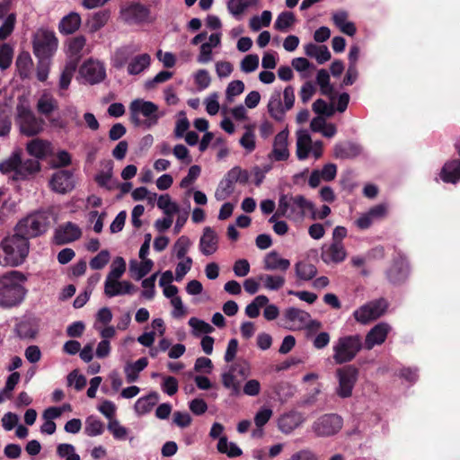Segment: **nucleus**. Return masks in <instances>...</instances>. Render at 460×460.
<instances>
[{"mask_svg":"<svg viewBox=\"0 0 460 460\" xmlns=\"http://www.w3.org/2000/svg\"><path fill=\"white\" fill-rule=\"evenodd\" d=\"M79 65V58H69L61 73L59 79V88L61 90H66L71 83L73 75L77 69Z\"/></svg>","mask_w":460,"mask_h":460,"instance_id":"7c9ffc66","label":"nucleus"},{"mask_svg":"<svg viewBox=\"0 0 460 460\" xmlns=\"http://www.w3.org/2000/svg\"><path fill=\"white\" fill-rule=\"evenodd\" d=\"M86 39L84 36L80 35L74 37L69 40L68 43V51L70 53L69 58H78L79 61L81 60V51L83 50L84 47L85 46Z\"/></svg>","mask_w":460,"mask_h":460,"instance_id":"49530a36","label":"nucleus"},{"mask_svg":"<svg viewBox=\"0 0 460 460\" xmlns=\"http://www.w3.org/2000/svg\"><path fill=\"white\" fill-rule=\"evenodd\" d=\"M460 156V139L455 144ZM440 178L447 183H456L460 180V159L447 162L441 169Z\"/></svg>","mask_w":460,"mask_h":460,"instance_id":"a211bd4d","label":"nucleus"},{"mask_svg":"<svg viewBox=\"0 0 460 460\" xmlns=\"http://www.w3.org/2000/svg\"><path fill=\"white\" fill-rule=\"evenodd\" d=\"M306 418L303 412L291 410L282 414L278 420V428L284 434H290L301 426Z\"/></svg>","mask_w":460,"mask_h":460,"instance_id":"ddd939ff","label":"nucleus"},{"mask_svg":"<svg viewBox=\"0 0 460 460\" xmlns=\"http://www.w3.org/2000/svg\"><path fill=\"white\" fill-rule=\"evenodd\" d=\"M172 75H173L172 72L165 71V70L161 71L153 79L146 81L145 84V87L147 90L154 89V88H155V86L158 84L164 83V82L168 81L169 79H171L172 77Z\"/></svg>","mask_w":460,"mask_h":460,"instance_id":"052dcab7","label":"nucleus"},{"mask_svg":"<svg viewBox=\"0 0 460 460\" xmlns=\"http://www.w3.org/2000/svg\"><path fill=\"white\" fill-rule=\"evenodd\" d=\"M189 324L193 328V332L195 335L200 334V333H211L214 332V328L208 323L197 319L195 317H191L189 320Z\"/></svg>","mask_w":460,"mask_h":460,"instance_id":"6e6d98bb","label":"nucleus"},{"mask_svg":"<svg viewBox=\"0 0 460 460\" xmlns=\"http://www.w3.org/2000/svg\"><path fill=\"white\" fill-rule=\"evenodd\" d=\"M40 170V162L31 158L22 160L20 151H14L0 163V172L4 174L13 172L12 179L15 181L30 180Z\"/></svg>","mask_w":460,"mask_h":460,"instance_id":"7ed1b4c3","label":"nucleus"},{"mask_svg":"<svg viewBox=\"0 0 460 460\" xmlns=\"http://www.w3.org/2000/svg\"><path fill=\"white\" fill-rule=\"evenodd\" d=\"M360 147L351 142L337 144L334 146V156L338 159H351L360 154Z\"/></svg>","mask_w":460,"mask_h":460,"instance_id":"cd10ccee","label":"nucleus"},{"mask_svg":"<svg viewBox=\"0 0 460 460\" xmlns=\"http://www.w3.org/2000/svg\"><path fill=\"white\" fill-rule=\"evenodd\" d=\"M129 111L131 122L135 126L144 124L150 128L158 122V106L153 102L136 99L131 102Z\"/></svg>","mask_w":460,"mask_h":460,"instance_id":"423d86ee","label":"nucleus"},{"mask_svg":"<svg viewBox=\"0 0 460 460\" xmlns=\"http://www.w3.org/2000/svg\"><path fill=\"white\" fill-rule=\"evenodd\" d=\"M80 75L91 84L101 83L105 77V69L99 62L85 61L79 68Z\"/></svg>","mask_w":460,"mask_h":460,"instance_id":"4468645a","label":"nucleus"},{"mask_svg":"<svg viewBox=\"0 0 460 460\" xmlns=\"http://www.w3.org/2000/svg\"><path fill=\"white\" fill-rule=\"evenodd\" d=\"M110 11L102 10L95 13L92 19V23L90 25L92 31H97L101 30L105 24L108 22L110 19Z\"/></svg>","mask_w":460,"mask_h":460,"instance_id":"8fccbe9b","label":"nucleus"},{"mask_svg":"<svg viewBox=\"0 0 460 460\" xmlns=\"http://www.w3.org/2000/svg\"><path fill=\"white\" fill-rule=\"evenodd\" d=\"M16 22L14 13H10L0 26V40H6L13 31Z\"/></svg>","mask_w":460,"mask_h":460,"instance_id":"864d4df0","label":"nucleus"},{"mask_svg":"<svg viewBox=\"0 0 460 460\" xmlns=\"http://www.w3.org/2000/svg\"><path fill=\"white\" fill-rule=\"evenodd\" d=\"M391 330L386 323H379L376 324L366 335L363 346L366 349L370 350L376 345L383 344Z\"/></svg>","mask_w":460,"mask_h":460,"instance_id":"dca6fc26","label":"nucleus"},{"mask_svg":"<svg viewBox=\"0 0 460 460\" xmlns=\"http://www.w3.org/2000/svg\"><path fill=\"white\" fill-rule=\"evenodd\" d=\"M154 262L152 260H145L140 263L131 261L129 270L136 280H140L152 270Z\"/></svg>","mask_w":460,"mask_h":460,"instance_id":"f704fd0d","label":"nucleus"},{"mask_svg":"<svg viewBox=\"0 0 460 460\" xmlns=\"http://www.w3.org/2000/svg\"><path fill=\"white\" fill-rule=\"evenodd\" d=\"M148 365V360L146 358L143 357L138 358L133 364H128L125 367V374L127 377V381L128 383L135 382L138 378L139 372L144 370Z\"/></svg>","mask_w":460,"mask_h":460,"instance_id":"72a5a7b5","label":"nucleus"},{"mask_svg":"<svg viewBox=\"0 0 460 460\" xmlns=\"http://www.w3.org/2000/svg\"><path fill=\"white\" fill-rule=\"evenodd\" d=\"M285 317L290 322H298L301 324H305L311 318V315L304 310L289 307L285 311Z\"/></svg>","mask_w":460,"mask_h":460,"instance_id":"c03bdc74","label":"nucleus"},{"mask_svg":"<svg viewBox=\"0 0 460 460\" xmlns=\"http://www.w3.org/2000/svg\"><path fill=\"white\" fill-rule=\"evenodd\" d=\"M235 181L229 177V172L226 174L224 179L219 182L216 190L215 197L217 200H225L234 190Z\"/></svg>","mask_w":460,"mask_h":460,"instance_id":"c9c22d12","label":"nucleus"},{"mask_svg":"<svg viewBox=\"0 0 460 460\" xmlns=\"http://www.w3.org/2000/svg\"><path fill=\"white\" fill-rule=\"evenodd\" d=\"M367 304L370 306L377 318L381 317L386 312L389 305L387 300L383 297L372 300Z\"/></svg>","mask_w":460,"mask_h":460,"instance_id":"e2e57ef3","label":"nucleus"},{"mask_svg":"<svg viewBox=\"0 0 460 460\" xmlns=\"http://www.w3.org/2000/svg\"><path fill=\"white\" fill-rule=\"evenodd\" d=\"M57 109L56 101L53 99H43L40 98L37 103V110L43 115H49Z\"/></svg>","mask_w":460,"mask_h":460,"instance_id":"338daca9","label":"nucleus"},{"mask_svg":"<svg viewBox=\"0 0 460 460\" xmlns=\"http://www.w3.org/2000/svg\"><path fill=\"white\" fill-rule=\"evenodd\" d=\"M260 279H264V287L270 290H279L285 284V278L282 276L261 275Z\"/></svg>","mask_w":460,"mask_h":460,"instance_id":"5fc2aeb1","label":"nucleus"},{"mask_svg":"<svg viewBox=\"0 0 460 460\" xmlns=\"http://www.w3.org/2000/svg\"><path fill=\"white\" fill-rule=\"evenodd\" d=\"M191 242L186 235L180 236L174 243V250L176 252V257L179 260L185 259L186 253L188 252Z\"/></svg>","mask_w":460,"mask_h":460,"instance_id":"603ef678","label":"nucleus"},{"mask_svg":"<svg viewBox=\"0 0 460 460\" xmlns=\"http://www.w3.org/2000/svg\"><path fill=\"white\" fill-rule=\"evenodd\" d=\"M157 207L163 209L166 216H172L180 210L179 206L171 200V197L168 194L161 195L158 198Z\"/></svg>","mask_w":460,"mask_h":460,"instance_id":"de8ad7c7","label":"nucleus"},{"mask_svg":"<svg viewBox=\"0 0 460 460\" xmlns=\"http://www.w3.org/2000/svg\"><path fill=\"white\" fill-rule=\"evenodd\" d=\"M27 153L39 160H44L53 153L50 142L41 138H33L26 145Z\"/></svg>","mask_w":460,"mask_h":460,"instance_id":"6ab92c4d","label":"nucleus"},{"mask_svg":"<svg viewBox=\"0 0 460 460\" xmlns=\"http://www.w3.org/2000/svg\"><path fill=\"white\" fill-rule=\"evenodd\" d=\"M314 204L303 195L282 194L279 199L278 215L289 220L301 221L305 216V210H313Z\"/></svg>","mask_w":460,"mask_h":460,"instance_id":"20e7f679","label":"nucleus"},{"mask_svg":"<svg viewBox=\"0 0 460 460\" xmlns=\"http://www.w3.org/2000/svg\"><path fill=\"white\" fill-rule=\"evenodd\" d=\"M229 370L236 374L237 376H240V379L243 381L250 375V366L246 361L232 364Z\"/></svg>","mask_w":460,"mask_h":460,"instance_id":"774afa93","label":"nucleus"},{"mask_svg":"<svg viewBox=\"0 0 460 460\" xmlns=\"http://www.w3.org/2000/svg\"><path fill=\"white\" fill-rule=\"evenodd\" d=\"M121 281L117 279H105L104 282V294L108 297H113L116 296H122Z\"/></svg>","mask_w":460,"mask_h":460,"instance_id":"4d7b16f0","label":"nucleus"},{"mask_svg":"<svg viewBox=\"0 0 460 460\" xmlns=\"http://www.w3.org/2000/svg\"><path fill=\"white\" fill-rule=\"evenodd\" d=\"M258 0H229L228 11L234 16L242 14L248 7L255 5Z\"/></svg>","mask_w":460,"mask_h":460,"instance_id":"a19ab883","label":"nucleus"},{"mask_svg":"<svg viewBox=\"0 0 460 460\" xmlns=\"http://www.w3.org/2000/svg\"><path fill=\"white\" fill-rule=\"evenodd\" d=\"M312 139L309 134L300 132L296 140V156L299 160H305L308 157L311 151Z\"/></svg>","mask_w":460,"mask_h":460,"instance_id":"e433bc0d","label":"nucleus"},{"mask_svg":"<svg viewBox=\"0 0 460 460\" xmlns=\"http://www.w3.org/2000/svg\"><path fill=\"white\" fill-rule=\"evenodd\" d=\"M18 122L21 133L31 137L38 135L43 129L44 121L36 118L34 113L27 107L19 105L17 107Z\"/></svg>","mask_w":460,"mask_h":460,"instance_id":"9d476101","label":"nucleus"},{"mask_svg":"<svg viewBox=\"0 0 460 460\" xmlns=\"http://www.w3.org/2000/svg\"><path fill=\"white\" fill-rule=\"evenodd\" d=\"M362 338L359 334L340 337L333 345V360L341 365L352 361L363 348Z\"/></svg>","mask_w":460,"mask_h":460,"instance_id":"39448f33","label":"nucleus"},{"mask_svg":"<svg viewBox=\"0 0 460 460\" xmlns=\"http://www.w3.org/2000/svg\"><path fill=\"white\" fill-rule=\"evenodd\" d=\"M27 277L17 270L0 276V306L12 308L19 305L25 298L27 289L22 283Z\"/></svg>","mask_w":460,"mask_h":460,"instance_id":"f03ea898","label":"nucleus"},{"mask_svg":"<svg viewBox=\"0 0 460 460\" xmlns=\"http://www.w3.org/2000/svg\"><path fill=\"white\" fill-rule=\"evenodd\" d=\"M80 25L81 17L79 13L71 12L61 19L58 24V30L62 34L68 35L76 31Z\"/></svg>","mask_w":460,"mask_h":460,"instance_id":"b1692460","label":"nucleus"},{"mask_svg":"<svg viewBox=\"0 0 460 460\" xmlns=\"http://www.w3.org/2000/svg\"><path fill=\"white\" fill-rule=\"evenodd\" d=\"M151 63V57L147 53L137 55L130 59L127 71L131 75H137L146 69Z\"/></svg>","mask_w":460,"mask_h":460,"instance_id":"393cba45","label":"nucleus"},{"mask_svg":"<svg viewBox=\"0 0 460 460\" xmlns=\"http://www.w3.org/2000/svg\"><path fill=\"white\" fill-rule=\"evenodd\" d=\"M343 426L342 418L336 413H325L312 424V430L316 437L326 438L336 435Z\"/></svg>","mask_w":460,"mask_h":460,"instance_id":"0eeeda50","label":"nucleus"},{"mask_svg":"<svg viewBox=\"0 0 460 460\" xmlns=\"http://www.w3.org/2000/svg\"><path fill=\"white\" fill-rule=\"evenodd\" d=\"M104 431L103 423L96 417L91 415L85 420L84 432L89 437L102 435Z\"/></svg>","mask_w":460,"mask_h":460,"instance_id":"ea45409f","label":"nucleus"},{"mask_svg":"<svg viewBox=\"0 0 460 460\" xmlns=\"http://www.w3.org/2000/svg\"><path fill=\"white\" fill-rule=\"evenodd\" d=\"M243 90H244V84H243V81H241V80L232 81L227 85V88H226V99L229 102H232L233 98L234 96H237V95L241 94L243 92Z\"/></svg>","mask_w":460,"mask_h":460,"instance_id":"0e129e2a","label":"nucleus"},{"mask_svg":"<svg viewBox=\"0 0 460 460\" xmlns=\"http://www.w3.org/2000/svg\"><path fill=\"white\" fill-rule=\"evenodd\" d=\"M288 133L285 130L280 131L275 136L273 148L269 157L274 161H286L289 157L288 149Z\"/></svg>","mask_w":460,"mask_h":460,"instance_id":"aec40b11","label":"nucleus"},{"mask_svg":"<svg viewBox=\"0 0 460 460\" xmlns=\"http://www.w3.org/2000/svg\"><path fill=\"white\" fill-rule=\"evenodd\" d=\"M296 21L295 14L292 12H282L277 17L274 28L279 31H286L289 27H291Z\"/></svg>","mask_w":460,"mask_h":460,"instance_id":"79ce46f5","label":"nucleus"},{"mask_svg":"<svg viewBox=\"0 0 460 460\" xmlns=\"http://www.w3.org/2000/svg\"><path fill=\"white\" fill-rule=\"evenodd\" d=\"M68 385L75 386L76 391H81L86 385V378L83 375H79L77 370H73L67 376Z\"/></svg>","mask_w":460,"mask_h":460,"instance_id":"69168bd1","label":"nucleus"},{"mask_svg":"<svg viewBox=\"0 0 460 460\" xmlns=\"http://www.w3.org/2000/svg\"><path fill=\"white\" fill-rule=\"evenodd\" d=\"M126 270V262L122 257H117L111 265V271L107 275L106 279L119 280Z\"/></svg>","mask_w":460,"mask_h":460,"instance_id":"3c124183","label":"nucleus"},{"mask_svg":"<svg viewBox=\"0 0 460 460\" xmlns=\"http://www.w3.org/2000/svg\"><path fill=\"white\" fill-rule=\"evenodd\" d=\"M159 394L157 392H151L147 395L140 397L135 403V411L139 415L150 412L153 407L158 402Z\"/></svg>","mask_w":460,"mask_h":460,"instance_id":"bb28decb","label":"nucleus"},{"mask_svg":"<svg viewBox=\"0 0 460 460\" xmlns=\"http://www.w3.org/2000/svg\"><path fill=\"white\" fill-rule=\"evenodd\" d=\"M259 66V57L256 54H250L243 58L241 62V70L244 73H252Z\"/></svg>","mask_w":460,"mask_h":460,"instance_id":"bf43d9fd","label":"nucleus"},{"mask_svg":"<svg viewBox=\"0 0 460 460\" xmlns=\"http://www.w3.org/2000/svg\"><path fill=\"white\" fill-rule=\"evenodd\" d=\"M150 13V8L138 2H132L120 9L121 19L128 24L149 22Z\"/></svg>","mask_w":460,"mask_h":460,"instance_id":"9b49d317","label":"nucleus"},{"mask_svg":"<svg viewBox=\"0 0 460 460\" xmlns=\"http://www.w3.org/2000/svg\"><path fill=\"white\" fill-rule=\"evenodd\" d=\"M287 110L283 108L281 98H280V92L275 91L269 101L268 103V111L270 115L277 121H281L284 119L285 111Z\"/></svg>","mask_w":460,"mask_h":460,"instance_id":"c756f323","label":"nucleus"},{"mask_svg":"<svg viewBox=\"0 0 460 460\" xmlns=\"http://www.w3.org/2000/svg\"><path fill=\"white\" fill-rule=\"evenodd\" d=\"M217 447L219 453L226 454L229 457L240 456L243 453L235 443H228L227 438L225 436L219 438Z\"/></svg>","mask_w":460,"mask_h":460,"instance_id":"58836bf2","label":"nucleus"},{"mask_svg":"<svg viewBox=\"0 0 460 460\" xmlns=\"http://www.w3.org/2000/svg\"><path fill=\"white\" fill-rule=\"evenodd\" d=\"M33 53L38 58H50L58 48V39L53 31H39L32 41Z\"/></svg>","mask_w":460,"mask_h":460,"instance_id":"6e6552de","label":"nucleus"},{"mask_svg":"<svg viewBox=\"0 0 460 460\" xmlns=\"http://www.w3.org/2000/svg\"><path fill=\"white\" fill-rule=\"evenodd\" d=\"M49 185L55 192L65 194L74 188L73 173L68 170L58 171L52 175Z\"/></svg>","mask_w":460,"mask_h":460,"instance_id":"f3484780","label":"nucleus"},{"mask_svg":"<svg viewBox=\"0 0 460 460\" xmlns=\"http://www.w3.org/2000/svg\"><path fill=\"white\" fill-rule=\"evenodd\" d=\"M263 269L266 270H281L286 271L290 267V261L288 259L280 258L275 251L269 252L264 257Z\"/></svg>","mask_w":460,"mask_h":460,"instance_id":"5701e85b","label":"nucleus"},{"mask_svg":"<svg viewBox=\"0 0 460 460\" xmlns=\"http://www.w3.org/2000/svg\"><path fill=\"white\" fill-rule=\"evenodd\" d=\"M313 111L319 116H323L327 118L333 116L335 112L334 106L332 104H328L323 99H317L313 103Z\"/></svg>","mask_w":460,"mask_h":460,"instance_id":"09e8293b","label":"nucleus"},{"mask_svg":"<svg viewBox=\"0 0 460 460\" xmlns=\"http://www.w3.org/2000/svg\"><path fill=\"white\" fill-rule=\"evenodd\" d=\"M358 374V368L353 365H346L336 370V376L339 381L336 394L339 397L349 398L351 396Z\"/></svg>","mask_w":460,"mask_h":460,"instance_id":"1a4fd4ad","label":"nucleus"},{"mask_svg":"<svg viewBox=\"0 0 460 460\" xmlns=\"http://www.w3.org/2000/svg\"><path fill=\"white\" fill-rule=\"evenodd\" d=\"M221 378L224 387L231 390V395L238 396L241 394V384L243 380L238 379L236 374L228 369V371L222 374Z\"/></svg>","mask_w":460,"mask_h":460,"instance_id":"473e14b6","label":"nucleus"},{"mask_svg":"<svg viewBox=\"0 0 460 460\" xmlns=\"http://www.w3.org/2000/svg\"><path fill=\"white\" fill-rule=\"evenodd\" d=\"M199 246L201 253L206 256L217 252L218 248V236L212 227L206 226L203 229Z\"/></svg>","mask_w":460,"mask_h":460,"instance_id":"412c9836","label":"nucleus"},{"mask_svg":"<svg viewBox=\"0 0 460 460\" xmlns=\"http://www.w3.org/2000/svg\"><path fill=\"white\" fill-rule=\"evenodd\" d=\"M110 261V252L107 250H102L96 256L90 261L92 270H102Z\"/></svg>","mask_w":460,"mask_h":460,"instance_id":"13d9d810","label":"nucleus"},{"mask_svg":"<svg viewBox=\"0 0 460 460\" xmlns=\"http://www.w3.org/2000/svg\"><path fill=\"white\" fill-rule=\"evenodd\" d=\"M137 51L133 46L128 45L118 49L113 56V66L117 69H121L131 59L133 54Z\"/></svg>","mask_w":460,"mask_h":460,"instance_id":"2f4dec72","label":"nucleus"},{"mask_svg":"<svg viewBox=\"0 0 460 460\" xmlns=\"http://www.w3.org/2000/svg\"><path fill=\"white\" fill-rule=\"evenodd\" d=\"M346 251L342 243H332L326 249H323L321 258L325 263H339L345 260Z\"/></svg>","mask_w":460,"mask_h":460,"instance_id":"4be33fe9","label":"nucleus"},{"mask_svg":"<svg viewBox=\"0 0 460 460\" xmlns=\"http://www.w3.org/2000/svg\"><path fill=\"white\" fill-rule=\"evenodd\" d=\"M32 65L33 62L29 52L22 51L19 53L15 61V67L21 79L23 80L30 77Z\"/></svg>","mask_w":460,"mask_h":460,"instance_id":"c85d7f7f","label":"nucleus"},{"mask_svg":"<svg viewBox=\"0 0 460 460\" xmlns=\"http://www.w3.org/2000/svg\"><path fill=\"white\" fill-rule=\"evenodd\" d=\"M353 316L358 323L367 324L372 321L378 319L376 317L375 313L372 311L367 304L361 305L358 309L354 311Z\"/></svg>","mask_w":460,"mask_h":460,"instance_id":"37998d69","label":"nucleus"},{"mask_svg":"<svg viewBox=\"0 0 460 460\" xmlns=\"http://www.w3.org/2000/svg\"><path fill=\"white\" fill-rule=\"evenodd\" d=\"M108 429L116 439L123 440L128 435V429L121 426L117 420H112L109 422Z\"/></svg>","mask_w":460,"mask_h":460,"instance_id":"680f3d73","label":"nucleus"},{"mask_svg":"<svg viewBox=\"0 0 460 460\" xmlns=\"http://www.w3.org/2000/svg\"><path fill=\"white\" fill-rule=\"evenodd\" d=\"M317 274L316 267L307 261H302L296 263V275L302 280H311Z\"/></svg>","mask_w":460,"mask_h":460,"instance_id":"4c0bfd02","label":"nucleus"},{"mask_svg":"<svg viewBox=\"0 0 460 460\" xmlns=\"http://www.w3.org/2000/svg\"><path fill=\"white\" fill-rule=\"evenodd\" d=\"M49 217L36 213L21 219L13 228V234L3 238L0 248V264L17 267L22 264L30 251V239L45 234L49 228Z\"/></svg>","mask_w":460,"mask_h":460,"instance_id":"f257e3e1","label":"nucleus"},{"mask_svg":"<svg viewBox=\"0 0 460 460\" xmlns=\"http://www.w3.org/2000/svg\"><path fill=\"white\" fill-rule=\"evenodd\" d=\"M13 49L8 43L0 45V69L4 71L8 69L13 62Z\"/></svg>","mask_w":460,"mask_h":460,"instance_id":"a18cd8bd","label":"nucleus"},{"mask_svg":"<svg viewBox=\"0 0 460 460\" xmlns=\"http://www.w3.org/2000/svg\"><path fill=\"white\" fill-rule=\"evenodd\" d=\"M408 273V262L403 257L398 255L393 259L391 265L385 270V277L389 283L400 285L406 280Z\"/></svg>","mask_w":460,"mask_h":460,"instance_id":"f8f14e48","label":"nucleus"},{"mask_svg":"<svg viewBox=\"0 0 460 460\" xmlns=\"http://www.w3.org/2000/svg\"><path fill=\"white\" fill-rule=\"evenodd\" d=\"M82 235L80 227L72 222L59 226L54 234V241L58 245H63L78 240Z\"/></svg>","mask_w":460,"mask_h":460,"instance_id":"2eb2a0df","label":"nucleus"},{"mask_svg":"<svg viewBox=\"0 0 460 460\" xmlns=\"http://www.w3.org/2000/svg\"><path fill=\"white\" fill-rule=\"evenodd\" d=\"M305 53L310 58H314L319 64H323L331 59V52L325 45L308 43L305 46Z\"/></svg>","mask_w":460,"mask_h":460,"instance_id":"a878e982","label":"nucleus"}]
</instances>
